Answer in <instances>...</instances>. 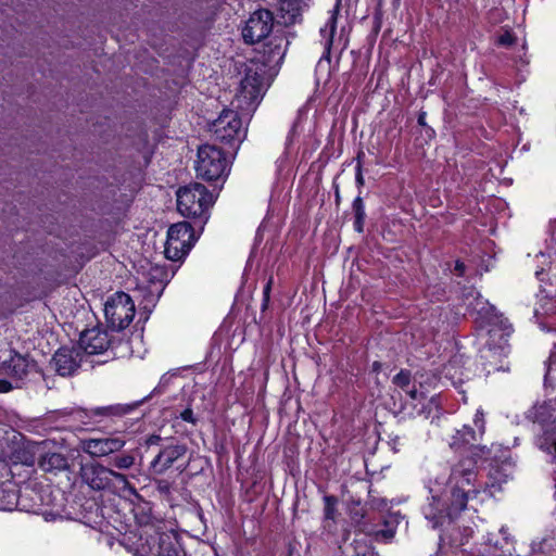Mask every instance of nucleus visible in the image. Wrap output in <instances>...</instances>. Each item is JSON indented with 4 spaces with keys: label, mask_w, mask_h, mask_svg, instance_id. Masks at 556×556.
<instances>
[{
    "label": "nucleus",
    "mask_w": 556,
    "mask_h": 556,
    "mask_svg": "<svg viewBox=\"0 0 556 556\" xmlns=\"http://www.w3.org/2000/svg\"><path fill=\"white\" fill-rule=\"evenodd\" d=\"M195 170L205 180H216L227 172V161L224 152L211 144H204L198 150Z\"/></svg>",
    "instance_id": "obj_7"
},
{
    "label": "nucleus",
    "mask_w": 556,
    "mask_h": 556,
    "mask_svg": "<svg viewBox=\"0 0 556 556\" xmlns=\"http://www.w3.org/2000/svg\"><path fill=\"white\" fill-rule=\"evenodd\" d=\"M242 123L238 113L232 110L223 111L214 121L212 130L217 140L225 143H240L244 138Z\"/></svg>",
    "instance_id": "obj_11"
},
{
    "label": "nucleus",
    "mask_w": 556,
    "mask_h": 556,
    "mask_svg": "<svg viewBox=\"0 0 556 556\" xmlns=\"http://www.w3.org/2000/svg\"><path fill=\"white\" fill-rule=\"evenodd\" d=\"M18 502L17 492L11 482L0 485V510H13Z\"/></svg>",
    "instance_id": "obj_24"
},
{
    "label": "nucleus",
    "mask_w": 556,
    "mask_h": 556,
    "mask_svg": "<svg viewBox=\"0 0 556 556\" xmlns=\"http://www.w3.org/2000/svg\"><path fill=\"white\" fill-rule=\"evenodd\" d=\"M264 94V79L257 72L249 68L240 84L237 96L239 102H245L250 106L258 104Z\"/></svg>",
    "instance_id": "obj_15"
},
{
    "label": "nucleus",
    "mask_w": 556,
    "mask_h": 556,
    "mask_svg": "<svg viewBox=\"0 0 556 556\" xmlns=\"http://www.w3.org/2000/svg\"><path fill=\"white\" fill-rule=\"evenodd\" d=\"M473 424L477 430L467 425L456 430L455 434L452 437L450 446L455 451H464L466 456L488 459L491 454V448L485 445L476 444L485 431L484 413L481 409L476 412Z\"/></svg>",
    "instance_id": "obj_3"
},
{
    "label": "nucleus",
    "mask_w": 556,
    "mask_h": 556,
    "mask_svg": "<svg viewBox=\"0 0 556 556\" xmlns=\"http://www.w3.org/2000/svg\"><path fill=\"white\" fill-rule=\"evenodd\" d=\"M111 464L119 470H127L134 466L135 456L129 453L118 454L112 459Z\"/></svg>",
    "instance_id": "obj_27"
},
{
    "label": "nucleus",
    "mask_w": 556,
    "mask_h": 556,
    "mask_svg": "<svg viewBox=\"0 0 556 556\" xmlns=\"http://www.w3.org/2000/svg\"><path fill=\"white\" fill-rule=\"evenodd\" d=\"M434 489L430 488L431 501L422 507L425 518L431 523L433 529L442 526L446 519H453L460 511L453 510V497L444 489L442 494H434Z\"/></svg>",
    "instance_id": "obj_9"
},
{
    "label": "nucleus",
    "mask_w": 556,
    "mask_h": 556,
    "mask_svg": "<svg viewBox=\"0 0 556 556\" xmlns=\"http://www.w3.org/2000/svg\"><path fill=\"white\" fill-rule=\"evenodd\" d=\"M126 440L121 433L101 437L83 439L79 442L80 450L92 458L108 457L124 448Z\"/></svg>",
    "instance_id": "obj_12"
},
{
    "label": "nucleus",
    "mask_w": 556,
    "mask_h": 556,
    "mask_svg": "<svg viewBox=\"0 0 556 556\" xmlns=\"http://www.w3.org/2000/svg\"><path fill=\"white\" fill-rule=\"evenodd\" d=\"M271 285H273V277H270L266 283V286L264 287V290H263V295H264V303H263V306L265 307L269 301V293H270V290H271Z\"/></svg>",
    "instance_id": "obj_36"
},
{
    "label": "nucleus",
    "mask_w": 556,
    "mask_h": 556,
    "mask_svg": "<svg viewBox=\"0 0 556 556\" xmlns=\"http://www.w3.org/2000/svg\"><path fill=\"white\" fill-rule=\"evenodd\" d=\"M3 460L13 465L33 466L35 464V455L31 450L18 442H14L9 452L3 453Z\"/></svg>",
    "instance_id": "obj_21"
},
{
    "label": "nucleus",
    "mask_w": 556,
    "mask_h": 556,
    "mask_svg": "<svg viewBox=\"0 0 556 556\" xmlns=\"http://www.w3.org/2000/svg\"><path fill=\"white\" fill-rule=\"evenodd\" d=\"M160 442H162V438L160 435H156V434H152L150 435L148 439H147V445L151 446V445H156L159 444Z\"/></svg>",
    "instance_id": "obj_38"
},
{
    "label": "nucleus",
    "mask_w": 556,
    "mask_h": 556,
    "mask_svg": "<svg viewBox=\"0 0 556 556\" xmlns=\"http://www.w3.org/2000/svg\"><path fill=\"white\" fill-rule=\"evenodd\" d=\"M361 530L372 536L378 542H388L393 539L395 534V526L389 520H383L380 523H371L364 521L361 525Z\"/></svg>",
    "instance_id": "obj_22"
},
{
    "label": "nucleus",
    "mask_w": 556,
    "mask_h": 556,
    "mask_svg": "<svg viewBox=\"0 0 556 556\" xmlns=\"http://www.w3.org/2000/svg\"><path fill=\"white\" fill-rule=\"evenodd\" d=\"M274 16L268 10L253 12L245 23L242 37L249 45H254L265 39L273 30Z\"/></svg>",
    "instance_id": "obj_13"
},
{
    "label": "nucleus",
    "mask_w": 556,
    "mask_h": 556,
    "mask_svg": "<svg viewBox=\"0 0 556 556\" xmlns=\"http://www.w3.org/2000/svg\"><path fill=\"white\" fill-rule=\"evenodd\" d=\"M455 269L459 273V275H463L465 270V265L460 262H456Z\"/></svg>",
    "instance_id": "obj_43"
},
{
    "label": "nucleus",
    "mask_w": 556,
    "mask_h": 556,
    "mask_svg": "<svg viewBox=\"0 0 556 556\" xmlns=\"http://www.w3.org/2000/svg\"><path fill=\"white\" fill-rule=\"evenodd\" d=\"M112 473L113 475H111V479H110L111 489H116V490L125 491L131 495H137V490L135 489V486H132L129 483L127 477L124 473H121L113 469H112Z\"/></svg>",
    "instance_id": "obj_25"
},
{
    "label": "nucleus",
    "mask_w": 556,
    "mask_h": 556,
    "mask_svg": "<svg viewBox=\"0 0 556 556\" xmlns=\"http://www.w3.org/2000/svg\"><path fill=\"white\" fill-rule=\"evenodd\" d=\"M479 457L465 456L451 468L447 480H435V484H445V490L453 497V510L462 511L466 508L468 500L477 496L483 486L478 482L477 459Z\"/></svg>",
    "instance_id": "obj_1"
},
{
    "label": "nucleus",
    "mask_w": 556,
    "mask_h": 556,
    "mask_svg": "<svg viewBox=\"0 0 556 556\" xmlns=\"http://www.w3.org/2000/svg\"><path fill=\"white\" fill-rule=\"evenodd\" d=\"M362 155H364L363 152L358 153V155L356 157L357 165H356V175H355L356 184L361 187L364 185V177H363V172H362V161H361Z\"/></svg>",
    "instance_id": "obj_34"
},
{
    "label": "nucleus",
    "mask_w": 556,
    "mask_h": 556,
    "mask_svg": "<svg viewBox=\"0 0 556 556\" xmlns=\"http://www.w3.org/2000/svg\"><path fill=\"white\" fill-rule=\"evenodd\" d=\"M393 383L402 389L408 388L410 383V374L407 370H401L393 378Z\"/></svg>",
    "instance_id": "obj_32"
},
{
    "label": "nucleus",
    "mask_w": 556,
    "mask_h": 556,
    "mask_svg": "<svg viewBox=\"0 0 556 556\" xmlns=\"http://www.w3.org/2000/svg\"><path fill=\"white\" fill-rule=\"evenodd\" d=\"M513 332V327L510 324H508V321L505 319V320H501V327L497 329V328H492L489 330V336H490V339H495L496 337L500 338V340L502 341L501 342V349L504 348V345L507 343V337L510 336V333Z\"/></svg>",
    "instance_id": "obj_26"
},
{
    "label": "nucleus",
    "mask_w": 556,
    "mask_h": 556,
    "mask_svg": "<svg viewBox=\"0 0 556 556\" xmlns=\"http://www.w3.org/2000/svg\"><path fill=\"white\" fill-rule=\"evenodd\" d=\"M159 489L162 491V492H168L169 491V485L168 483L166 482H162L159 484Z\"/></svg>",
    "instance_id": "obj_44"
},
{
    "label": "nucleus",
    "mask_w": 556,
    "mask_h": 556,
    "mask_svg": "<svg viewBox=\"0 0 556 556\" xmlns=\"http://www.w3.org/2000/svg\"><path fill=\"white\" fill-rule=\"evenodd\" d=\"M500 533L503 535L504 544H501V545L498 546V542H497V541H493V536H494V534H490V535L488 536V539H486V542H488V544L493 545L495 549H501V551H503L505 545H506V546L510 545V539H509V536H508L507 528L502 527V528L500 529Z\"/></svg>",
    "instance_id": "obj_31"
},
{
    "label": "nucleus",
    "mask_w": 556,
    "mask_h": 556,
    "mask_svg": "<svg viewBox=\"0 0 556 556\" xmlns=\"http://www.w3.org/2000/svg\"><path fill=\"white\" fill-rule=\"evenodd\" d=\"M281 12H287L289 14L288 21L294 22L295 17L299 15V4L296 0H282L280 3Z\"/></svg>",
    "instance_id": "obj_29"
},
{
    "label": "nucleus",
    "mask_w": 556,
    "mask_h": 556,
    "mask_svg": "<svg viewBox=\"0 0 556 556\" xmlns=\"http://www.w3.org/2000/svg\"><path fill=\"white\" fill-rule=\"evenodd\" d=\"M135 303L125 292H116L108 299L104 315L109 327L121 331L129 326L135 317Z\"/></svg>",
    "instance_id": "obj_5"
},
{
    "label": "nucleus",
    "mask_w": 556,
    "mask_h": 556,
    "mask_svg": "<svg viewBox=\"0 0 556 556\" xmlns=\"http://www.w3.org/2000/svg\"><path fill=\"white\" fill-rule=\"evenodd\" d=\"M553 364H554V361H553V356L549 357V361H548V368H547V371H546V375H545V378H552V375H553Z\"/></svg>",
    "instance_id": "obj_41"
},
{
    "label": "nucleus",
    "mask_w": 556,
    "mask_h": 556,
    "mask_svg": "<svg viewBox=\"0 0 556 556\" xmlns=\"http://www.w3.org/2000/svg\"><path fill=\"white\" fill-rule=\"evenodd\" d=\"M147 535L146 546L142 545V556H186L178 548V542L173 532L160 531L155 529L154 534L144 531Z\"/></svg>",
    "instance_id": "obj_10"
},
{
    "label": "nucleus",
    "mask_w": 556,
    "mask_h": 556,
    "mask_svg": "<svg viewBox=\"0 0 556 556\" xmlns=\"http://www.w3.org/2000/svg\"><path fill=\"white\" fill-rule=\"evenodd\" d=\"M31 363L18 353L10 354L0 365V375L13 380H23L29 372Z\"/></svg>",
    "instance_id": "obj_19"
},
{
    "label": "nucleus",
    "mask_w": 556,
    "mask_h": 556,
    "mask_svg": "<svg viewBox=\"0 0 556 556\" xmlns=\"http://www.w3.org/2000/svg\"><path fill=\"white\" fill-rule=\"evenodd\" d=\"M510 42H511V40H510V36L509 35L502 36L500 38V43H502V45H509Z\"/></svg>",
    "instance_id": "obj_42"
},
{
    "label": "nucleus",
    "mask_w": 556,
    "mask_h": 556,
    "mask_svg": "<svg viewBox=\"0 0 556 556\" xmlns=\"http://www.w3.org/2000/svg\"><path fill=\"white\" fill-rule=\"evenodd\" d=\"M426 112H420L418 114V118H417V122H418V125L425 127L427 124H426Z\"/></svg>",
    "instance_id": "obj_40"
},
{
    "label": "nucleus",
    "mask_w": 556,
    "mask_h": 556,
    "mask_svg": "<svg viewBox=\"0 0 556 556\" xmlns=\"http://www.w3.org/2000/svg\"><path fill=\"white\" fill-rule=\"evenodd\" d=\"M150 508L147 506H138L135 510V516L139 526L148 528L154 527L153 518L150 514Z\"/></svg>",
    "instance_id": "obj_28"
},
{
    "label": "nucleus",
    "mask_w": 556,
    "mask_h": 556,
    "mask_svg": "<svg viewBox=\"0 0 556 556\" xmlns=\"http://www.w3.org/2000/svg\"><path fill=\"white\" fill-rule=\"evenodd\" d=\"M112 469L101 464H86L80 468L83 481L92 490L102 491L111 490Z\"/></svg>",
    "instance_id": "obj_16"
},
{
    "label": "nucleus",
    "mask_w": 556,
    "mask_h": 556,
    "mask_svg": "<svg viewBox=\"0 0 556 556\" xmlns=\"http://www.w3.org/2000/svg\"><path fill=\"white\" fill-rule=\"evenodd\" d=\"M80 353L75 349L61 348L52 358V364L59 375L65 377L73 375L80 366Z\"/></svg>",
    "instance_id": "obj_18"
},
{
    "label": "nucleus",
    "mask_w": 556,
    "mask_h": 556,
    "mask_svg": "<svg viewBox=\"0 0 556 556\" xmlns=\"http://www.w3.org/2000/svg\"><path fill=\"white\" fill-rule=\"evenodd\" d=\"M12 390V384L8 380L0 379V392H9Z\"/></svg>",
    "instance_id": "obj_37"
},
{
    "label": "nucleus",
    "mask_w": 556,
    "mask_h": 556,
    "mask_svg": "<svg viewBox=\"0 0 556 556\" xmlns=\"http://www.w3.org/2000/svg\"><path fill=\"white\" fill-rule=\"evenodd\" d=\"M187 445L178 441L172 440L166 444H162L159 453L152 459L150 467L154 473L162 475L174 464L182 458L187 453Z\"/></svg>",
    "instance_id": "obj_14"
},
{
    "label": "nucleus",
    "mask_w": 556,
    "mask_h": 556,
    "mask_svg": "<svg viewBox=\"0 0 556 556\" xmlns=\"http://www.w3.org/2000/svg\"><path fill=\"white\" fill-rule=\"evenodd\" d=\"M408 394L409 396L413 399V400H416L417 399V395H418V392L416 389H413V390H409L408 391Z\"/></svg>",
    "instance_id": "obj_45"
},
{
    "label": "nucleus",
    "mask_w": 556,
    "mask_h": 556,
    "mask_svg": "<svg viewBox=\"0 0 556 556\" xmlns=\"http://www.w3.org/2000/svg\"><path fill=\"white\" fill-rule=\"evenodd\" d=\"M180 418L184 421H187V422H190V424H193V425L197 422V419L194 418L193 412H192L191 408H186L185 410H182L180 413Z\"/></svg>",
    "instance_id": "obj_35"
},
{
    "label": "nucleus",
    "mask_w": 556,
    "mask_h": 556,
    "mask_svg": "<svg viewBox=\"0 0 556 556\" xmlns=\"http://www.w3.org/2000/svg\"><path fill=\"white\" fill-rule=\"evenodd\" d=\"M341 0H337L332 10L329 11V17L325 26L320 28V43L324 47V56L329 58L330 49L333 42V36L337 30V20L340 11Z\"/></svg>",
    "instance_id": "obj_20"
},
{
    "label": "nucleus",
    "mask_w": 556,
    "mask_h": 556,
    "mask_svg": "<svg viewBox=\"0 0 556 556\" xmlns=\"http://www.w3.org/2000/svg\"><path fill=\"white\" fill-rule=\"evenodd\" d=\"M138 403L113 404L108 406H97L91 408H76L71 414L73 419L81 422L88 429H96L99 424L106 419L121 418L130 414Z\"/></svg>",
    "instance_id": "obj_6"
},
{
    "label": "nucleus",
    "mask_w": 556,
    "mask_h": 556,
    "mask_svg": "<svg viewBox=\"0 0 556 556\" xmlns=\"http://www.w3.org/2000/svg\"><path fill=\"white\" fill-rule=\"evenodd\" d=\"M352 206H353L355 218L365 219V217H366L365 206H364L363 199L361 197L355 198Z\"/></svg>",
    "instance_id": "obj_33"
},
{
    "label": "nucleus",
    "mask_w": 556,
    "mask_h": 556,
    "mask_svg": "<svg viewBox=\"0 0 556 556\" xmlns=\"http://www.w3.org/2000/svg\"><path fill=\"white\" fill-rule=\"evenodd\" d=\"M527 417L542 429L535 441L536 446L552 455L556 462V397L535 404Z\"/></svg>",
    "instance_id": "obj_2"
},
{
    "label": "nucleus",
    "mask_w": 556,
    "mask_h": 556,
    "mask_svg": "<svg viewBox=\"0 0 556 556\" xmlns=\"http://www.w3.org/2000/svg\"><path fill=\"white\" fill-rule=\"evenodd\" d=\"M39 467L46 472H59L67 469V458L61 453H46L39 460Z\"/></svg>",
    "instance_id": "obj_23"
},
{
    "label": "nucleus",
    "mask_w": 556,
    "mask_h": 556,
    "mask_svg": "<svg viewBox=\"0 0 556 556\" xmlns=\"http://www.w3.org/2000/svg\"><path fill=\"white\" fill-rule=\"evenodd\" d=\"M79 343L87 354H100L110 348L112 341L106 330L91 328L81 333Z\"/></svg>",
    "instance_id": "obj_17"
},
{
    "label": "nucleus",
    "mask_w": 556,
    "mask_h": 556,
    "mask_svg": "<svg viewBox=\"0 0 556 556\" xmlns=\"http://www.w3.org/2000/svg\"><path fill=\"white\" fill-rule=\"evenodd\" d=\"M193 229L187 222L174 224L167 231L165 256L172 261H180L191 249Z\"/></svg>",
    "instance_id": "obj_8"
},
{
    "label": "nucleus",
    "mask_w": 556,
    "mask_h": 556,
    "mask_svg": "<svg viewBox=\"0 0 556 556\" xmlns=\"http://www.w3.org/2000/svg\"><path fill=\"white\" fill-rule=\"evenodd\" d=\"M212 204L213 195L202 184H190L177 191V208L186 217L201 216Z\"/></svg>",
    "instance_id": "obj_4"
},
{
    "label": "nucleus",
    "mask_w": 556,
    "mask_h": 556,
    "mask_svg": "<svg viewBox=\"0 0 556 556\" xmlns=\"http://www.w3.org/2000/svg\"><path fill=\"white\" fill-rule=\"evenodd\" d=\"M364 223H365V219L355 218V220H354V229L357 232H363V230H364Z\"/></svg>",
    "instance_id": "obj_39"
},
{
    "label": "nucleus",
    "mask_w": 556,
    "mask_h": 556,
    "mask_svg": "<svg viewBox=\"0 0 556 556\" xmlns=\"http://www.w3.org/2000/svg\"><path fill=\"white\" fill-rule=\"evenodd\" d=\"M325 502V519L326 520H334L336 517V505H337V498L332 495H327L324 497Z\"/></svg>",
    "instance_id": "obj_30"
}]
</instances>
